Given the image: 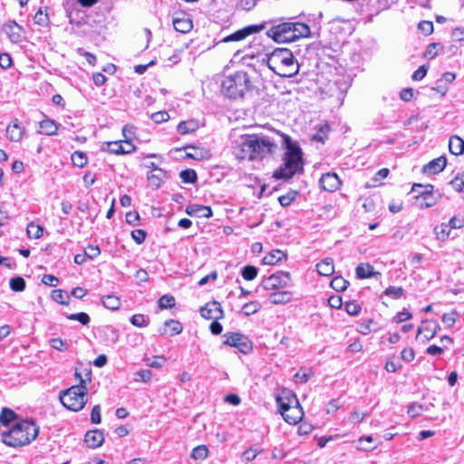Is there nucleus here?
Returning <instances> with one entry per match:
<instances>
[{
    "mask_svg": "<svg viewBox=\"0 0 464 464\" xmlns=\"http://www.w3.org/2000/svg\"><path fill=\"white\" fill-rule=\"evenodd\" d=\"M75 378L79 383L61 392L60 401L62 404L70 411H79L87 403V387L86 383L91 382V371H87L85 377L75 370Z\"/></svg>",
    "mask_w": 464,
    "mask_h": 464,
    "instance_id": "2",
    "label": "nucleus"
},
{
    "mask_svg": "<svg viewBox=\"0 0 464 464\" xmlns=\"http://www.w3.org/2000/svg\"><path fill=\"white\" fill-rule=\"evenodd\" d=\"M249 89V76L244 71H237L225 77L221 82L222 93L230 99L242 98Z\"/></svg>",
    "mask_w": 464,
    "mask_h": 464,
    "instance_id": "5",
    "label": "nucleus"
},
{
    "mask_svg": "<svg viewBox=\"0 0 464 464\" xmlns=\"http://www.w3.org/2000/svg\"><path fill=\"white\" fill-rule=\"evenodd\" d=\"M10 287L14 292H22L25 288V281L21 276L14 277L10 280Z\"/></svg>",
    "mask_w": 464,
    "mask_h": 464,
    "instance_id": "41",
    "label": "nucleus"
},
{
    "mask_svg": "<svg viewBox=\"0 0 464 464\" xmlns=\"http://www.w3.org/2000/svg\"><path fill=\"white\" fill-rule=\"evenodd\" d=\"M263 29H264L263 24L248 25V26L244 27L243 29H240L231 34L226 36L221 42L228 43V42H234V41H241L250 34L259 33Z\"/></svg>",
    "mask_w": 464,
    "mask_h": 464,
    "instance_id": "12",
    "label": "nucleus"
},
{
    "mask_svg": "<svg viewBox=\"0 0 464 464\" xmlns=\"http://www.w3.org/2000/svg\"><path fill=\"white\" fill-rule=\"evenodd\" d=\"M257 454H258V450L256 448L251 447L248 450H246V451H244L242 457H243L244 460H246V462H249V461L254 460L256 458Z\"/></svg>",
    "mask_w": 464,
    "mask_h": 464,
    "instance_id": "64",
    "label": "nucleus"
},
{
    "mask_svg": "<svg viewBox=\"0 0 464 464\" xmlns=\"http://www.w3.org/2000/svg\"><path fill=\"white\" fill-rule=\"evenodd\" d=\"M433 187L431 185L422 186L420 184H414L412 187L413 191L419 193L418 198H422L427 196L428 193H432Z\"/></svg>",
    "mask_w": 464,
    "mask_h": 464,
    "instance_id": "44",
    "label": "nucleus"
},
{
    "mask_svg": "<svg viewBox=\"0 0 464 464\" xmlns=\"http://www.w3.org/2000/svg\"><path fill=\"white\" fill-rule=\"evenodd\" d=\"M147 178L151 188H159L168 179V175L164 169H155V172H150Z\"/></svg>",
    "mask_w": 464,
    "mask_h": 464,
    "instance_id": "20",
    "label": "nucleus"
},
{
    "mask_svg": "<svg viewBox=\"0 0 464 464\" xmlns=\"http://www.w3.org/2000/svg\"><path fill=\"white\" fill-rule=\"evenodd\" d=\"M403 290L401 287L390 286L384 291V295L391 296L393 299H398L402 295Z\"/></svg>",
    "mask_w": 464,
    "mask_h": 464,
    "instance_id": "55",
    "label": "nucleus"
},
{
    "mask_svg": "<svg viewBox=\"0 0 464 464\" xmlns=\"http://www.w3.org/2000/svg\"><path fill=\"white\" fill-rule=\"evenodd\" d=\"M257 0H237V5L242 10H251L256 5Z\"/></svg>",
    "mask_w": 464,
    "mask_h": 464,
    "instance_id": "59",
    "label": "nucleus"
},
{
    "mask_svg": "<svg viewBox=\"0 0 464 464\" xmlns=\"http://www.w3.org/2000/svg\"><path fill=\"white\" fill-rule=\"evenodd\" d=\"M34 23L41 26H47L49 24V16L47 14V7H41L34 17Z\"/></svg>",
    "mask_w": 464,
    "mask_h": 464,
    "instance_id": "32",
    "label": "nucleus"
},
{
    "mask_svg": "<svg viewBox=\"0 0 464 464\" xmlns=\"http://www.w3.org/2000/svg\"><path fill=\"white\" fill-rule=\"evenodd\" d=\"M24 129L20 126L17 120L6 127V137L13 142H19L24 136Z\"/></svg>",
    "mask_w": 464,
    "mask_h": 464,
    "instance_id": "19",
    "label": "nucleus"
},
{
    "mask_svg": "<svg viewBox=\"0 0 464 464\" xmlns=\"http://www.w3.org/2000/svg\"><path fill=\"white\" fill-rule=\"evenodd\" d=\"M173 27L177 32L186 34L188 33L192 27V21L184 13L176 14L172 19Z\"/></svg>",
    "mask_w": 464,
    "mask_h": 464,
    "instance_id": "16",
    "label": "nucleus"
},
{
    "mask_svg": "<svg viewBox=\"0 0 464 464\" xmlns=\"http://www.w3.org/2000/svg\"><path fill=\"white\" fill-rule=\"evenodd\" d=\"M84 441L89 448H99L104 441L103 432L100 430L87 431L85 434Z\"/></svg>",
    "mask_w": 464,
    "mask_h": 464,
    "instance_id": "18",
    "label": "nucleus"
},
{
    "mask_svg": "<svg viewBox=\"0 0 464 464\" xmlns=\"http://www.w3.org/2000/svg\"><path fill=\"white\" fill-rule=\"evenodd\" d=\"M349 282L342 276L334 277L331 282V286L337 292L344 291L348 287Z\"/></svg>",
    "mask_w": 464,
    "mask_h": 464,
    "instance_id": "36",
    "label": "nucleus"
},
{
    "mask_svg": "<svg viewBox=\"0 0 464 464\" xmlns=\"http://www.w3.org/2000/svg\"><path fill=\"white\" fill-rule=\"evenodd\" d=\"M186 151L185 157L188 159H192L196 160H202L206 159H209L211 156L210 151L203 147H196L192 145H188L182 149Z\"/></svg>",
    "mask_w": 464,
    "mask_h": 464,
    "instance_id": "17",
    "label": "nucleus"
},
{
    "mask_svg": "<svg viewBox=\"0 0 464 464\" xmlns=\"http://www.w3.org/2000/svg\"><path fill=\"white\" fill-rule=\"evenodd\" d=\"M186 213L198 218H210L212 216V210L209 207L198 204L188 205L186 208Z\"/></svg>",
    "mask_w": 464,
    "mask_h": 464,
    "instance_id": "21",
    "label": "nucleus"
},
{
    "mask_svg": "<svg viewBox=\"0 0 464 464\" xmlns=\"http://www.w3.org/2000/svg\"><path fill=\"white\" fill-rule=\"evenodd\" d=\"M200 314L206 319L218 320L223 317L224 312L220 303L213 301L201 307Z\"/></svg>",
    "mask_w": 464,
    "mask_h": 464,
    "instance_id": "15",
    "label": "nucleus"
},
{
    "mask_svg": "<svg viewBox=\"0 0 464 464\" xmlns=\"http://www.w3.org/2000/svg\"><path fill=\"white\" fill-rule=\"evenodd\" d=\"M293 294L289 291H278L270 294L269 301L273 304H285L291 302Z\"/></svg>",
    "mask_w": 464,
    "mask_h": 464,
    "instance_id": "24",
    "label": "nucleus"
},
{
    "mask_svg": "<svg viewBox=\"0 0 464 464\" xmlns=\"http://www.w3.org/2000/svg\"><path fill=\"white\" fill-rule=\"evenodd\" d=\"M44 228L40 225H35L34 222L28 224L26 232L29 237L38 239L43 235Z\"/></svg>",
    "mask_w": 464,
    "mask_h": 464,
    "instance_id": "34",
    "label": "nucleus"
},
{
    "mask_svg": "<svg viewBox=\"0 0 464 464\" xmlns=\"http://www.w3.org/2000/svg\"><path fill=\"white\" fill-rule=\"evenodd\" d=\"M276 401L279 411L287 423L296 424L303 419L304 411L295 395L277 397Z\"/></svg>",
    "mask_w": 464,
    "mask_h": 464,
    "instance_id": "6",
    "label": "nucleus"
},
{
    "mask_svg": "<svg viewBox=\"0 0 464 464\" xmlns=\"http://www.w3.org/2000/svg\"><path fill=\"white\" fill-rule=\"evenodd\" d=\"M158 303L160 309L170 308L175 304V298L172 295H165L159 299Z\"/></svg>",
    "mask_w": 464,
    "mask_h": 464,
    "instance_id": "47",
    "label": "nucleus"
},
{
    "mask_svg": "<svg viewBox=\"0 0 464 464\" xmlns=\"http://www.w3.org/2000/svg\"><path fill=\"white\" fill-rule=\"evenodd\" d=\"M423 411V406L417 403H412L408 407L407 413L411 418H416Z\"/></svg>",
    "mask_w": 464,
    "mask_h": 464,
    "instance_id": "49",
    "label": "nucleus"
},
{
    "mask_svg": "<svg viewBox=\"0 0 464 464\" xmlns=\"http://www.w3.org/2000/svg\"><path fill=\"white\" fill-rule=\"evenodd\" d=\"M285 256H286L283 251L278 249L273 250L263 257V263L269 266L276 265L278 262L285 258Z\"/></svg>",
    "mask_w": 464,
    "mask_h": 464,
    "instance_id": "30",
    "label": "nucleus"
},
{
    "mask_svg": "<svg viewBox=\"0 0 464 464\" xmlns=\"http://www.w3.org/2000/svg\"><path fill=\"white\" fill-rule=\"evenodd\" d=\"M108 151L115 154H122V141H112L107 143V149Z\"/></svg>",
    "mask_w": 464,
    "mask_h": 464,
    "instance_id": "51",
    "label": "nucleus"
},
{
    "mask_svg": "<svg viewBox=\"0 0 464 464\" xmlns=\"http://www.w3.org/2000/svg\"><path fill=\"white\" fill-rule=\"evenodd\" d=\"M152 378L150 370H141L134 373V381L140 382H149Z\"/></svg>",
    "mask_w": 464,
    "mask_h": 464,
    "instance_id": "42",
    "label": "nucleus"
},
{
    "mask_svg": "<svg viewBox=\"0 0 464 464\" xmlns=\"http://www.w3.org/2000/svg\"><path fill=\"white\" fill-rule=\"evenodd\" d=\"M15 417H16V414L14 413V411H12L8 408H4L0 414V422L3 425L6 426L9 424L10 421L14 420Z\"/></svg>",
    "mask_w": 464,
    "mask_h": 464,
    "instance_id": "37",
    "label": "nucleus"
},
{
    "mask_svg": "<svg viewBox=\"0 0 464 464\" xmlns=\"http://www.w3.org/2000/svg\"><path fill=\"white\" fill-rule=\"evenodd\" d=\"M198 128V122L194 120L181 121L177 127L179 133L182 135L191 133Z\"/></svg>",
    "mask_w": 464,
    "mask_h": 464,
    "instance_id": "31",
    "label": "nucleus"
},
{
    "mask_svg": "<svg viewBox=\"0 0 464 464\" xmlns=\"http://www.w3.org/2000/svg\"><path fill=\"white\" fill-rule=\"evenodd\" d=\"M182 332V325L179 322L175 320H167L164 324V327L160 330L161 335L169 334L175 335Z\"/></svg>",
    "mask_w": 464,
    "mask_h": 464,
    "instance_id": "25",
    "label": "nucleus"
},
{
    "mask_svg": "<svg viewBox=\"0 0 464 464\" xmlns=\"http://www.w3.org/2000/svg\"><path fill=\"white\" fill-rule=\"evenodd\" d=\"M447 164L445 157H439L432 160L427 165L423 167V171L429 174H436L442 171Z\"/></svg>",
    "mask_w": 464,
    "mask_h": 464,
    "instance_id": "22",
    "label": "nucleus"
},
{
    "mask_svg": "<svg viewBox=\"0 0 464 464\" xmlns=\"http://www.w3.org/2000/svg\"><path fill=\"white\" fill-rule=\"evenodd\" d=\"M418 28L425 34L429 35L433 32V24L430 21H421L418 24Z\"/></svg>",
    "mask_w": 464,
    "mask_h": 464,
    "instance_id": "57",
    "label": "nucleus"
},
{
    "mask_svg": "<svg viewBox=\"0 0 464 464\" xmlns=\"http://www.w3.org/2000/svg\"><path fill=\"white\" fill-rule=\"evenodd\" d=\"M58 124L49 118H45L39 122L38 132L44 135L52 136L57 134Z\"/></svg>",
    "mask_w": 464,
    "mask_h": 464,
    "instance_id": "23",
    "label": "nucleus"
},
{
    "mask_svg": "<svg viewBox=\"0 0 464 464\" xmlns=\"http://www.w3.org/2000/svg\"><path fill=\"white\" fill-rule=\"evenodd\" d=\"M286 151L284 158V165L276 174L280 179H291L295 174L303 169L302 152L300 148L285 138Z\"/></svg>",
    "mask_w": 464,
    "mask_h": 464,
    "instance_id": "4",
    "label": "nucleus"
},
{
    "mask_svg": "<svg viewBox=\"0 0 464 464\" xmlns=\"http://www.w3.org/2000/svg\"><path fill=\"white\" fill-rule=\"evenodd\" d=\"M293 34L295 35V41L301 37H307L310 34V27L304 23H292L290 22Z\"/></svg>",
    "mask_w": 464,
    "mask_h": 464,
    "instance_id": "28",
    "label": "nucleus"
},
{
    "mask_svg": "<svg viewBox=\"0 0 464 464\" xmlns=\"http://www.w3.org/2000/svg\"><path fill=\"white\" fill-rule=\"evenodd\" d=\"M146 232L143 229H136L131 232V237L137 244H141L146 238Z\"/></svg>",
    "mask_w": 464,
    "mask_h": 464,
    "instance_id": "61",
    "label": "nucleus"
},
{
    "mask_svg": "<svg viewBox=\"0 0 464 464\" xmlns=\"http://www.w3.org/2000/svg\"><path fill=\"white\" fill-rule=\"evenodd\" d=\"M13 64V60L7 53H3L0 54V67L6 70L10 68Z\"/></svg>",
    "mask_w": 464,
    "mask_h": 464,
    "instance_id": "58",
    "label": "nucleus"
},
{
    "mask_svg": "<svg viewBox=\"0 0 464 464\" xmlns=\"http://www.w3.org/2000/svg\"><path fill=\"white\" fill-rule=\"evenodd\" d=\"M39 427L32 420H24L15 423L12 429L3 433V442L10 447H22L36 439Z\"/></svg>",
    "mask_w": 464,
    "mask_h": 464,
    "instance_id": "3",
    "label": "nucleus"
},
{
    "mask_svg": "<svg viewBox=\"0 0 464 464\" xmlns=\"http://www.w3.org/2000/svg\"><path fill=\"white\" fill-rule=\"evenodd\" d=\"M320 188L328 192L336 191L341 186V179L336 173L327 172L319 180Z\"/></svg>",
    "mask_w": 464,
    "mask_h": 464,
    "instance_id": "13",
    "label": "nucleus"
},
{
    "mask_svg": "<svg viewBox=\"0 0 464 464\" xmlns=\"http://www.w3.org/2000/svg\"><path fill=\"white\" fill-rule=\"evenodd\" d=\"M291 277L288 272H278L263 279L261 285L266 290L285 288L290 285Z\"/></svg>",
    "mask_w": 464,
    "mask_h": 464,
    "instance_id": "8",
    "label": "nucleus"
},
{
    "mask_svg": "<svg viewBox=\"0 0 464 464\" xmlns=\"http://www.w3.org/2000/svg\"><path fill=\"white\" fill-rule=\"evenodd\" d=\"M251 59L257 58L266 63L267 66L276 74L281 77H292L298 72L299 65L292 52L286 48H277L271 53H263L259 51L248 50L245 55Z\"/></svg>",
    "mask_w": 464,
    "mask_h": 464,
    "instance_id": "1",
    "label": "nucleus"
},
{
    "mask_svg": "<svg viewBox=\"0 0 464 464\" xmlns=\"http://www.w3.org/2000/svg\"><path fill=\"white\" fill-rule=\"evenodd\" d=\"M254 143L252 142V135H246L241 137L240 141L234 148V154L238 160H255L253 148Z\"/></svg>",
    "mask_w": 464,
    "mask_h": 464,
    "instance_id": "10",
    "label": "nucleus"
},
{
    "mask_svg": "<svg viewBox=\"0 0 464 464\" xmlns=\"http://www.w3.org/2000/svg\"><path fill=\"white\" fill-rule=\"evenodd\" d=\"M361 306L355 302H348L345 304V311L350 315H356L357 314H359Z\"/></svg>",
    "mask_w": 464,
    "mask_h": 464,
    "instance_id": "63",
    "label": "nucleus"
},
{
    "mask_svg": "<svg viewBox=\"0 0 464 464\" xmlns=\"http://www.w3.org/2000/svg\"><path fill=\"white\" fill-rule=\"evenodd\" d=\"M151 120L156 123H161L167 121L169 119V116L167 111H158L152 113L150 116Z\"/></svg>",
    "mask_w": 464,
    "mask_h": 464,
    "instance_id": "60",
    "label": "nucleus"
},
{
    "mask_svg": "<svg viewBox=\"0 0 464 464\" xmlns=\"http://www.w3.org/2000/svg\"><path fill=\"white\" fill-rule=\"evenodd\" d=\"M380 275L381 273L375 272L372 266L368 263H362L356 267V276L362 279L374 277Z\"/></svg>",
    "mask_w": 464,
    "mask_h": 464,
    "instance_id": "27",
    "label": "nucleus"
},
{
    "mask_svg": "<svg viewBox=\"0 0 464 464\" xmlns=\"http://www.w3.org/2000/svg\"><path fill=\"white\" fill-rule=\"evenodd\" d=\"M52 348L63 352L67 349L65 342L61 338H53L49 341Z\"/></svg>",
    "mask_w": 464,
    "mask_h": 464,
    "instance_id": "54",
    "label": "nucleus"
},
{
    "mask_svg": "<svg viewBox=\"0 0 464 464\" xmlns=\"http://www.w3.org/2000/svg\"><path fill=\"white\" fill-rule=\"evenodd\" d=\"M450 184L453 188L458 192H464V174L458 175L453 180H451Z\"/></svg>",
    "mask_w": 464,
    "mask_h": 464,
    "instance_id": "52",
    "label": "nucleus"
},
{
    "mask_svg": "<svg viewBox=\"0 0 464 464\" xmlns=\"http://www.w3.org/2000/svg\"><path fill=\"white\" fill-rule=\"evenodd\" d=\"M440 46V44H437V43L430 44L427 46V49H426L425 53H424V56L427 59H433V58H435L437 56V54H438L437 49Z\"/></svg>",
    "mask_w": 464,
    "mask_h": 464,
    "instance_id": "53",
    "label": "nucleus"
},
{
    "mask_svg": "<svg viewBox=\"0 0 464 464\" xmlns=\"http://www.w3.org/2000/svg\"><path fill=\"white\" fill-rule=\"evenodd\" d=\"M208 448L205 445H199L193 449L191 458L194 459H205L208 456Z\"/></svg>",
    "mask_w": 464,
    "mask_h": 464,
    "instance_id": "39",
    "label": "nucleus"
},
{
    "mask_svg": "<svg viewBox=\"0 0 464 464\" xmlns=\"http://www.w3.org/2000/svg\"><path fill=\"white\" fill-rule=\"evenodd\" d=\"M252 142L254 143L252 150L255 159L264 158L273 153L274 150L276 148V144L273 139L263 134L252 135Z\"/></svg>",
    "mask_w": 464,
    "mask_h": 464,
    "instance_id": "7",
    "label": "nucleus"
},
{
    "mask_svg": "<svg viewBox=\"0 0 464 464\" xmlns=\"http://www.w3.org/2000/svg\"><path fill=\"white\" fill-rule=\"evenodd\" d=\"M72 161L74 166L82 168L87 163V157L83 152L75 151L72 154Z\"/></svg>",
    "mask_w": 464,
    "mask_h": 464,
    "instance_id": "43",
    "label": "nucleus"
},
{
    "mask_svg": "<svg viewBox=\"0 0 464 464\" xmlns=\"http://www.w3.org/2000/svg\"><path fill=\"white\" fill-rule=\"evenodd\" d=\"M268 35L277 43H292L295 42V34H293L290 23H282L272 27Z\"/></svg>",
    "mask_w": 464,
    "mask_h": 464,
    "instance_id": "9",
    "label": "nucleus"
},
{
    "mask_svg": "<svg viewBox=\"0 0 464 464\" xmlns=\"http://www.w3.org/2000/svg\"><path fill=\"white\" fill-rule=\"evenodd\" d=\"M317 272L324 276H330L334 272V260L331 257L323 259L316 265Z\"/></svg>",
    "mask_w": 464,
    "mask_h": 464,
    "instance_id": "26",
    "label": "nucleus"
},
{
    "mask_svg": "<svg viewBox=\"0 0 464 464\" xmlns=\"http://www.w3.org/2000/svg\"><path fill=\"white\" fill-rule=\"evenodd\" d=\"M448 226L454 229L461 228L464 227V218H458L454 216L450 219Z\"/></svg>",
    "mask_w": 464,
    "mask_h": 464,
    "instance_id": "62",
    "label": "nucleus"
},
{
    "mask_svg": "<svg viewBox=\"0 0 464 464\" xmlns=\"http://www.w3.org/2000/svg\"><path fill=\"white\" fill-rule=\"evenodd\" d=\"M102 304L108 309L116 310L120 307L121 301L119 297L109 295L102 298Z\"/></svg>",
    "mask_w": 464,
    "mask_h": 464,
    "instance_id": "33",
    "label": "nucleus"
},
{
    "mask_svg": "<svg viewBox=\"0 0 464 464\" xmlns=\"http://www.w3.org/2000/svg\"><path fill=\"white\" fill-rule=\"evenodd\" d=\"M261 309V304L257 301H251L245 304L242 307V313L245 315H251L257 313Z\"/></svg>",
    "mask_w": 464,
    "mask_h": 464,
    "instance_id": "35",
    "label": "nucleus"
},
{
    "mask_svg": "<svg viewBox=\"0 0 464 464\" xmlns=\"http://www.w3.org/2000/svg\"><path fill=\"white\" fill-rule=\"evenodd\" d=\"M449 150L454 155L464 152V140L459 136H452L449 140Z\"/></svg>",
    "mask_w": 464,
    "mask_h": 464,
    "instance_id": "29",
    "label": "nucleus"
},
{
    "mask_svg": "<svg viewBox=\"0 0 464 464\" xmlns=\"http://www.w3.org/2000/svg\"><path fill=\"white\" fill-rule=\"evenodd\" d=\"M179 177L184 183H194L197 179L196 171L193 169L182 170Z\"/></svg>",
    "mask_w": 464,
    "mask_h": 464,
    "instance_id": "45",
    "label": "nucleus"
},
{
    "mask_svg": "<svg viewBox=\"0 0 464 464\" xmlns=\"http://www.w3.org/2000/svg\"><path fill=\"white\" fill-rule=\"evenodd\" d=\"M69 320L78 321L83 325H87L90 323V316L86 313L71 314L67 316Z\"/></svg>",
    "mask_w": 464,
    "mask_h": 464,
    "instance_id": "48",
    "label": "nucleus"
},
{
    "mask_svg": "<svg viewBox=\"0 0 464 464\" xmlns=\"http://www.w3.org/2000/svg\"><path fill=\"white\" fill-rule=\"evenodd\" d=\"M225 344L237 347L241 353H246L250 349L247 338L241 334L232 333L226 335Z\"/></svg>",
    "mask_w": 464,
    "mask_h": 464,
    "instance_id": "14",
    "label": "nucleus"
},
{
    "mask_svg": "<svg viewBox=\"0 0 464 464\" xmlns=\"http://www.w3.org/2000/svg\"><path fill=\"white\" fill-rule=\"evenodd\" d=\"M258 269L254 266H246L242 269V276L245 280L251 281L257 276Z\"/></svg>",
    "mask_w": 464,
    "mask_h": 464,
    "instance_id": "40",
    "label": "nucleus"
},
{
    "mask_svg": "<svg viewBox=\"0 0 464 464\" xmlns=\"http://www.w3.org/2000/svg\"><path fill=\"white\" fill-rule=\"evenodd\" d=\"M2 30L6 34L8 39L14 43H21L24 38V28L14 21H8L2 26Z\"/></svg>",
    "mask_w": 464,
    "mask_h": 464,
    "instance_id": "11",
    "label": "nucleus"
},
{
    "mask_svg": "<svg viewBox=\"0 0 464 464\" xmlns=\"http://www.w3.org/2000/svg\"><path fill=\"white\" fill-rule=\"evenodd\" d=\"M437 202L436 198L433 196L432 193H428L427 196L421 198V202L420 203V206L421 208H430L434 206Z\"/></svg>",
    "mask_w": 464,
    "mask_h": 464,
    "instance_id": "56",
    "label": "nucleus"
},
{
    "mask_svg": "<svg viewBox=\"0 0 464 464\" xmlns=\"http://www.w3.org/2000/svg\"><path fill=\"white\" fill-rule=\"evenodd\" d=\"M448 227V224H440L435 227L434 233L439 240L445 241L449 237L450 230Z\"/></svg>",
    "mask_w": 464,
    "mask_h": 464,
    "instance_id": "38",
    "label": "nucleus"
},
{
    "mask_svg": "<svg viewBox=\"0 0 464 464\" xmlns=\"http://www.w3.org/2000/svg\"><path fill=\"white\" fill-rule=\"evenodd\" d=\"M53 299L62 304H67L69 303V295L63 290H54L52 295Z\"/></svg>",
    "mask_w": 464,
    "mask_h": 464,
    "instance_id": "46",
    "label": "nucleus"
},
{
    "mask_svg": "<svg viewBox=\"0 0 464 464\" xmlns=\"http://www.w3.org/2000/svg\"><path fill=\"white\" fill-rule=\"evenodd\" d=\"M130 323L138 327H144L148 324V319L143 314H134L130 318Z\"/></svg>",
    "mask_w": 464,
    "mask_h": 464,
    "instance_id": "50",
    "label": "nucleus"
}]
</instances>
